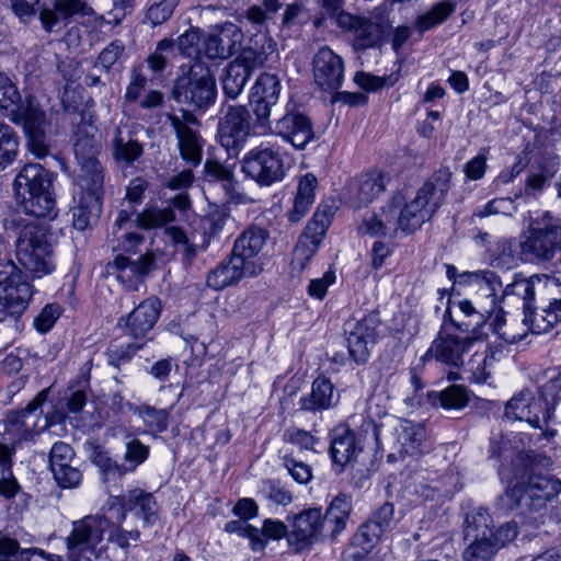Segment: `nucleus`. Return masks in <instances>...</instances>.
<instances>
[{"label": "nucleus", "instance_id": "obj_1", "mask_svg": "<svg viewBox=\"0 0 561 561\" xmlns=\"http://www.w3.org/2000/svg\"><path fill=\"white\" fill-rule=\"evenodd\" d=\"M451 171L443 167L435 171L431 178L416 191L415 196L407 202L401 192L392 196L400 197L399 219L402 225V234L408 236L430 221L444 204L450 190Z\"/></svg>", "mask_w": 561, "mask_h": 561}, {"label": "nucleus", "instance_id": "obj_2", "mask_svg": "<svg viewBox=\"0 0 561 561\" xmlns=\"http://www.w3.org/2000/svg\"><path fill=\"white\" fill-rule=\"evenodd\" d=\"M51 174L39 163H26L13 181L16 204L23 213L35 218L57 216Z\"/></svg>", "mask_w": 561, "mask_h": 561}, {"label": "nucleus", "instance_id": "obj_3", "mask_svg": "<svg viewBox=\"0 0 561 561\" xmlns=\"http://www.w3.org/2000/svg\"><path fill=\"white\" fill-rule=\"evenodd\" d=\"M519 255L524 262L545 264L561 255V217L542 211L530 218L519 237Z\"/></svg>", "mask_w": 561, "mask_h": 561}, {"label": "nucleus", "instance_id": "obj_4", "mask_svg": "<svg viewBox=\"0 0 561 561\" xmlns=\"http://www.w3.org/2000/svg\"><path fill=\"white\" fill-rule=\"evenodd\" d=\"M181 75L175 79L172 98L179 104L185 105L182 111L204 113L215 103L217 85L208 66L194 60L188 66L180 67Z\"/></svg>", "mask_w": 561, "mask_h": 561}, {"label": "nucleus", "instance_id": "obj_5", "mask_svg": "<svg viewBox=\"0 0 561 561\" xmlns=\"http://www.w3.org/2000/svg\"><path fill=\"white\" fill-rule=\"evenodd\" d=\"M81 15L85 22L100 32H111L122 23L126 13L122 7H114L106 14H98L84 0H57L53 9L45 8L39 13V21L46 32H54L67 26L70 18Z\"/></svg>", "mask_w": 561, "mask_h": 561}, {"label": "nucleus", "instance_id": "obj_6", "mask_svg": "<svg viewBox=\"0 0 561 561\" xmlns=\"http://www.w3.org/2000/svg\"><path fill=\"white\" fill-rule=\"evenodd\" d=\"M15 252L19 263L35 277L48 275L55 270L53 245L45 225H22L15 241Z\"/></svg>", "mask_w": 561, "mask_h": 561}, {"label": "nucleus", "instance_id": "obj_7", "mask_svg": "<svg viewBox=\"0 0 561 561\" xmlns=\"http://www.w3.org/2000/svg\"><path fill=\"white\" fill-rule=\"evenodd\" d=\"M111 525L102 514H90L71 523V529L65 538L67 561H92L106 551L101 546L104 535Z\"/></svg>", "mask_w": 561, "mask_h": 561}, {"label": "nucleus", "instance_id": "obj_8", "mask_svg": "<svg viewBox=\"0 0 561 561\" xmlns=\"http://www.w3.org/2000/svg\"><path fill=\"white\" fill-rule=\"evenodd\" d=\"M561 492V480L550 473H531L526 482H518L506 489L502 500L511 510L523 514L537 512Z\"/></svg>", "mask_w": 561, "mask_h": 561}, {"label": "nucleus", "instance_id": "obj_9", "mask_svg": "<svg viewBox=\"0 0 561 561\" xmlns=\"http://www.w3.org/2000/svg\"><path fill=\"white\" fill-rule=\"evenodd\" d=\"M277 142H265L251 149L242 159V172L260 186L282 182L287 172L286 159Z\"/></svg>", "mask_w": 561, "mask_h": 561}, {"label": "nucleus", "instance_id": "obj_10", "mask_svg": "<svg viewBox=\"0 0 561 561\" xmlns=\"http://www.w3.org/2000/svg\"><path fill=\"white\" fill-rule=\"evenodd\" d=\"M144 241L145 237L140 233H125L121 242L124 253L116 255L114 261L107 264V270L113 271L119 282L130 287L135 280L147 276L156 266V255L152 252L136 256V250Z\"/></svg>", "mask_w": 561, "mask_h": 561}, {"label": "nucleus", "instance_id": "obj_11", "mask_svg": "<svg viewBox=\"0 0 561 561\" xmlns=\"http://www.w3.org/2000/svg\"><path fill=\"white\" fill-rule=\"evenodd\" d=\"M73 151L80 165L77 182H88L92 185H104L103 167L98 160L101 152V139L98 128L92 125H81L75 134Z\"/></svg>", "mask_w": 561, "mask_h": 561}, {"label": "nucleus", "instance_id": "obj_12", "mask_svg": "<svg viewBox=\"0 0 561 561\" xmlns=\"http://www.w3.org/2000/svg\"><path fill=\"white\" fill-rule=\"evenodd\" d=\"M47 396L48 389H43L24 409L8 413L0 422L2 439L15 447L21 442L32 440L38 433V421L42 417L39 409Z\"/></svg>", "mask_w": 561, "mask_h": 561}, {"label": "nucleus", "instance_id": "obj_13", "mask_svg": "<svg viewBox=\"0 0 561 561\" xmlns=\"http://www.w3.org/2000/svg\"><path fill=\"white\" fill-rule=\"evenodd\" d=\"M32 295L27 276L13 262H7L0 268V311L11 316L21 314Z\"/></svg>", "mask_w": 561, "mask_h": 561}, {"label": "nucleus", "instance_id": "obj_14", "mask_svg": "<svg viewBox=\"0 0 561 561\" xmlns=\"http://www.w3.org/2000/svg\"><path fill=\"white\" fill-rule=\"evenodd\" d=\"M167 119L175 134L181 158L192 168L199 165L205 140L198 130L199 121L195 114L190 111H181V116L168 113Z\"/></svg>", "mask_w": 561, "mask_h": 561}, {"label": "nucleus", "instance_id": "obj_15", "mask_svg": "<svg viewBox=\"0 0 561 561\" xmlns=\"http://www.w3.org/2000/svg\"><path fill=\"white\" fill-rule=\"evenodd\" d=\"M271 133L290 145L295 150H305L316 141L313 123L304 112L286 107L285 113L270 123Z\"/></svg>", "mask_w": 561, "mask_h": 561}, {"label": "nucleus", "instance_id": "obj_16", "mask_svg": "<svg viewBox=\"0 0 561 561\" xmlns=\"http://www.w3.org/2000/svg\"><path fill=\"white\" fill-rule=\"evenodd\" d=\"M505 416L512 420L526 421L535 428H545L553 416L552 408L545 397H535L529 389H523L505 405Z\"/></svg>", "mask_w": 561, "mask_h": 561}, {"label": "nucleus", "instance_id": "obj_17", "mask_svg": "<svg viewBox=\"0 0 561 561\" xmlns=\"http://www.w3.org/2000/svg\"><path fill=\"white\" fill-rule=\"evenodd\" d=\"M380 324L378 313L371 312L359 320H348L344 324V334L350 357L356 364H365L370 348L376 343L377 329Z\"/></svg>", "mask_w": 561, "mask_h": 561}, {"label": "nucleus", "instance_id": "obj_18", "mask_svg": "<svg viewBox=\"0 0 561 561\" xmlns=\"http://www.w3.org/2000/svg\"><path fill=\"white\" fill-rule=\"evenodd\" d=\"M219 118L217 136L219 142L229 152L237 154L251 130V114L245 106L227 105Z\"/></svg>", "mask_w": 561, "mask_h": 561}, {"label": "nucleus", "instance_id": "obj_19", "mask_svg": "<svg viewBox=\"0 0 561 561\" xmlns=\"http://www.w3.org/2000/svg\"><path fill=\"white\" fill-rule=\"evenodd\" d=\"M399 196H391L378 210L367 211L357 225L362 234L376 238L394 239L402 234V225L399 219Z\"/></svg>", "mask_w": 561, "mask_h": 561}, {"label": "nucleus", "instance_id": "obj_20", "mask_svg": "<svg viewBox=\"0 0 561 561\" xmlns=\"http://www.w3.org/2000/svg\"><path fill=\"white\" fill-rule=\"evenodd\" d=\"M451 328L448 322H444L437 337L425 353L424 359L435 358L437 362L455 367L462 364V356L472 346L476 336L456 334Z\"/></svg>", "mask_w": 561, "mask_h": 561}, {"label": "nucleus", "instance_id": "obj_21", "mask_svg": "<svg viewBox=\"0 0 561 561\" xmlns=\"http://www.w3.org/2000/svg\"><path fill=\"white\" fill-rule=\"evenodd\" d=\"M243 32L232 22L216 24L202 41L203 54L211 60L228 59L242 46Z\"/></svg>", "mask_w": 561, "mask_h": 561}, {"label": "nucleus", "instance_id": "obj_22", "mask_svg": "<svg viewBox=\"0 0 561 561\" xmlns=\"http://www.w3.org/2000/svg\"><path fill=\"white\" fill-rule=\"evenodd\" d=\"M268 238L267 229L252 225L234 240L231 254L256 276L263 271L262 252Z\"/></svg>", "mask_w": 561, "mask_h": 561}, {"label": "nucleus", "instance_id": "obj_23", "mask_svg": "<svg viewBox=\"0 0 561 561\" xmlns=\"http://www.w3.org/2000/svg\"><path fill=\"white\" fill-rule=\"evenodd\" d=\"M345 64L343 58L330 47L318 49L312 58L314 84L324 92L337 91L344 81Z\"/></svg>", "mask_w": 561, "mask_h": 561}, {"label": "nucleus", "instance_id": "obj_24", "mask_svg": "<svg viewBox=\"0 0 561 561\" xmlns=\"http://www.w3.org/2000/svg\"><path fill=\"white\" fill-rule=\"evenodd\" d=\"M320 536L329 537L319 508H310L296 515L291 530L288 534V543L297 552L311 547Z\"/></svg>", "mask_w": 561, "mask_h": 561}, {"label": "nucleus", "instance_id": "obj_25", "mask_svg": "<svg viewBox=\"0 0 561 561\" xmlns=\"http://www.w3.org/2000/svg\"><path fill=\"white\" fill-rule=\"evenodd\" d=\"M556 290H559V285L554 278L547 274H534L529 277L516 274L513 282L504 288L503 297L516 296L520 298L524 311L529 310L537 295L541 299L542 295H549Z\"/></svg>", "mask_w": 561, "mask_h": 561}, {"label": "nucleus", "instance_id": "obj_26", "mask_svg": "<svg viewBox=\"0 0 561 561\" xmlns=\"http://www.w3.org/2000/svg\"><path fill=\"white\" fill-rule=\"evenodd\" d=\"M162 310L159 298L149 297L142 300L131 312L118 320V325L124 329L126 335L134 340L146 337L153 329Z\"/></svg>", "mask_w": 561, "mask_h": 561}, {"label": "nucleus", "instance_id": "obj_27", "mask_svg": "<svg viewBox=\"0 0 561 561\" xmlns=\"http://www.w3.org/2000/svg\"><path fill=\"white\" fill-rule=\"evenodd\" d=\"M123 512L119 522L126 518V513L130 512L142 522V527H152L159 522V506L154 496L142 489L135 488L123 496L115 497Z\"/></svg>", "mask_w": 561, "mask_h": 561}, {"label": "nucleus", "instance_id": "obj_28", "mask_svg": "<svg viewBox=\"0 0 561 561\" xmlns=\"http://www.w3.org/2000/svg\"><path fill=\"white\" fill-rule=\"evenodd\" d=\"M282 84L279 78L270 72L259 76L253 87V113L260 126L270 123L272 108L277 104Z\"/></svg>", "mask_w": 561, "mask_h": 561}, {"label": "nucleus", "instance_id": "obj_29", "mask_svg": "<svg viewBox=\"0 0 561 561\" xmlns=\"http://www.w3.org/2000/svg\"><path fill=\"white\" fill-rule=\"evenodd\" d=\"M80 195L71 208L72 225L78 230H84L95 221L101 213L103 185H92L88 182H77Z\"/></svg>", "mask_w": 561, "mask_h": 561}, {"label": "nucleus", "instance_id": "obj_30", "mask_svg": "<svg viewBox=\"0 0 561 561\" xmlns=\"http://www.w3.org/2000/svg\"><path fill=\"white\" fill-rule=\"evenodd\" d=\"M394 506L391 503L382 504L374 512L368 520L360 525L355 541L363 549L371 548L383 533L389 530L393 524Z\"/></svg>", "mask_w": 561, "mask_h": 561}, {"label": "nucleus", "instance_id": "obj_31", "mask_svg": "<svg viewBox=\"0 0 561 561\" xmlns=\"http://www.w3.org/2000/svg\"><path fill=\"white\" fill-rule=\"evenodd\" d=\"M329 454L333 466L342 472L346 465L355 460L360 447L354 432L346 425H337L330 433Z\"/></svg>", "mask_w": 561, "mask_h": 561}, {"label": "nucleus", "instance_id": "obj_32", "mask_svg": "<svg viewBox=\"0 0 561 561\" xmlns=\"http://www.w3.org/2000/svg\"><path fill=\"white\" fill-rule=\"evenodd\" d=\"M445 322L454 330L462 334L476 336L477 331L484 323L483 313L478 311L470 300L463 299L458 302L449 301V306L444 314Z\"/></svg>", "mask_w": 561, "mask_h": 561}, {"label": "nucleus", "instance_id": "obj_33", "mask_svg": "<svg viewBox=\"0 0 561 561\" xmlns=\"http://www.w3.org/2000/svg\"><path fill=\"white\" fill-rule=\"evenodd\" d=\"M390 182V175L382 171H370L357 178L351 184L353 205L360 207L378 197Z\"/></svg>", "mask_w": 561, "mask_h": 561}, {"label": "nucleus", "instance_id": "obj_34", "mask_svg": "<svg viewBox=\"0 0 561 561\" xmlns=\"http://www.w3.org/2000/svg\"><path fill=\"white\" fill-rule=\"evenodd\" d=\"M340 400L329 378L318 377L312 381L311 391L299 399V408L306 412H321L337 404Z\"/></svg>", "mask_w": 561, "mask_h": 561}, {"label": "nucleus", "instance_id": "obj_35", "mask_svg": "<svg viewBox=\"0 0 561 561\" xmlns=\"http://www.w3.org/2000/svg\"><path fill=\"white\" fill-rule=\"evenodd\" d=\"M561 320V299L552 298L548 304L541 302L538 309L534 304L524 310L523 322L534 334H543L554 328Z\"/></svg>", "mask_w": 561, "mask_h": 561}, {"label": "nucleus", "instance_id": "obj_36", "mask_svg": "<svg viewBox=\"0 0 561 561\" xmlns=\"http://www.w3.org/2000/svg\"><path fill=\"white\" fill-rule=\"evenodd\" d=\"M255 276L238 259L230 254L227 261L220 262L213 268L206 278L207 286L215 290H221L239 282L243 277Z\"/></svg>", "mask_w": 561, "mask_h": 561}, {"label": "nucleus", "instance_id": "obj_37", "mask_svg": "<svg viewBox=\"0 0 561 561\" xmlns=\"http://www.w3.org/2000/svg\"><path fill=\"white\" fill-rule=\"evenodd\" d=\"M351 512V496L340 493L331 501L324 516H322L329 537L334 539L345 529Z\"/></svg>", "mask_w": 561, "mask_h": 561}, {"label": "nucleus", "instance_id": "obj_38", "mask_svg": "<svg viewBox=\"0 0 561 561\" xmlns=\"http://www.w3.org/2000/svg\"><path fill=\"white\" fill-rule=\"evenodd\" d=\"M13 121L23 126L25 134L39 135L45 131V112L33 98H27L21 105L18 104L13 112Z\"/></svg>", "mask_w": 561, "mask_h": 561}, {"label": "nucleus", "instance_id": "obj_39", "mask_svg": "<svg viewBox=\"0 0 561 561\" xmlns=\"http://www.w3.org/2000/svg\"><path fill=\"white\" fill-rule=\"evenodd\" d=\"M144 153V145L137 139L123 136L119 127L115 128L112 139V157L124 168L131 167Z\"/></svg>", "mask_w": 561, "mask_h": 561}, {"label": "nucleus", "instance_id": "obj_40", "mask_svg": "<svg viewBox=\"0 0 561 561\" xmlns=\"http://www.w3.org/2000/svg\"><path fill=\"white\" fill-rule=\"evenodd\" d=\"M127 408L144 422L147 433L157 436L168 430L173 405L170 409H157L147 403L140 405L127 403Z\"/></svg>", "mask_w": 561, "mask_h": 561}, {"label": "nucleus", "instance_id": "obj_41", "mask_svg": "<svg viewBox=\"0 0 561 561\" xmlns=\"http://www.w3.org/2000/svg\"><path fill=\"white\" fill-rule=\"evenodd\" d=\"M428 401L433 407L459 411L470 402V391L462 385H450L440 391H430Z\"/></svg>", "mask_w": 561, "mask_h": 561}, {"label": "nucleus", "instance_id": "obj_42", "mask_svg": "<svg viewBox=\"0 0 561 561\" xmlns=\"http://www.w3.org/2000/svg\"><path fill=\"white\" fill-rule=\"evenodd\" d=\"M489 457L496 458L499 460L506 459L511 457L512 462V473L507 472V469L504 465L499 467V474L502 479H513L517 478L519 474H523L527 467V457L520 453L516 451L514 454L511 453V449L507 447V443L497 442L495 439H491L489 447Z\"/></svg>", "mask_w": 561, "mask_h": 561}, {"label": "nucleus", "instance_id": "obj_43", "mask_svg": "<svg viewBox=\"0 0 561 561\" xmlns=\"http://www.w3.org/2000/svg\"><path fill=\"white\" fill-rule=\"evenodd\" d=\"M385 31L383 21L362 18L354 31V47L363 50L378 46Z\"/></svg>", "mask_w": 561, "mask_h": 561}, {"label": "nucleus", "instance_id": "obj_44", "mask_svg": "<svg viewBox=\"0 0 561 561\" xmlns=\"http://www.w3.org/2000/svg\"><path fill=\"white\" fill-rule=\"evenodd\" d=\"M397 440L401 445V453L414 455L421 450L426 437L425 428L420 423L402 420L396 430Z\"/></svg>", "mask_w": 561, "mask_h": 561}, {"label": "nucleus", "instance_id": "obj_45", "mask_svg": "<svg viewBox=\"0 0 561 561\" xmlns=\"http://www.w3.org/2000/svg\"><path fill=\"white\" fill-rule=\"evenodd\" d=\"M249 70L239 61H231L225 69L221 83L227 98L236 99L243 91L247 82L251 78Z\"/></svg>", "mask_w": 561, "mask_h": 561}, {"label": "nucleus", "instance_id": "obj_46", "mask_svg": "<svg viewBox=\"0 0 561 561\" xmlns=\"http://www.w3.org/2000/svg\"><path fill=\"white\" fill-rule=\"evenodd\" d=\"M175 220V213L171 207H146L138 213L135 219L136 226L144 230L162 228Z\"/></svg>", "mask_w": 561, "mask_h": 561}, {"label": "nucleus", "instance_id": "obj_47", "mask_svg": "<svg viewBox=\"0 0 561 561\" xmlns=\"http://www.w3.org/2000/svg\"><path fill=\"white\" fill-rule=\"evenodd\" d=\"M321 240V237L312 232L309 233V231L306 230L305 234L299 238L293 251V270H298L300 272L305 270L309 261L318 251Z\"/></svg>", "mask_w": 561, "mask_h": 561}, {"label": "nucleus", "instance_id": "obj_48", "mask_svg": "<svg viewBox=\"0 0 561 561\" xmlns=\"http://www.w3.org/2000/svg\"><path fill=\"white\" fill-rule=\"evenodd\" d=\"M204 172L208 181L220 182L229 197L234 198L238 195V183L234 181L233 173L222 163L207 159L204 163Z\"/></svg>", "mask_w": 561, "mask_h": 561}, {"label": "nucleus", "instance_id": "obj_49", "mask_svg": "<svg viewBox=\"0 0 561 561\" xmlns=\"http://www.w3.org/2000/svg\"><path fill=\"white\" fill-rule=\"evenodd\" d=\"M470 285L477 287L488 299L493 310L496 300V294L502 287V283L497 274L490 270L479 271L469 274Z\"/></svg>", "mask_w": 561, "mask_h": 561}, {"label": "nucleus", "instance_id": "obj_50", "mask_svg": "<svg viewBox=\"0 0 561 561\" xmlns=\"http://www.w3.org/2000/svg\"><path fill=\"white\" fill-rule=\"evenodd\" d=\"M454 11L455 7L450 2H438L416 19L415 26L420 33H424L445 22Z\"/></svg>", "mask_w": 561, "mask_h": 561}, {"label": "nucleus", "instance_id": "obj_51", "mask_svg": "<svg viewBox=\"0 0 561 561\" xmlns=\"http://www.w3.org/2000/svg\"><path fill=\"white\" fill-rule=\"evenodd\" d=\"M492 517L486 508L478 507L477 510L466 515L465 537H479L484 535H492Z\"/></svg>", "mask_w": 561, "mask_h": 561}, {"label": "nucleus", "instance_id": "obj_52", "mask_svg": "<svg viewBox=\"0 0 561 561\" xmlns=\"http://www.w3.org/2000/svg\"><path fill=\"white\" fill-rule=\"evenodd\" d=\"M19 137L13 128L7 124H0V167L7 168L18 156Z\"/></svg>", "mask_w": 561, "mask_h": 561}, {"label": "nucleus", "instance_id": "obj_53", "mask_svg": "<svg viewBox=\"0 0 561 561\" xmlns=\"http://www.w3.org/2000/svg\"><path fill=\"white\" fill-rule=\"evenodd\" d=\"M107 541L118 548L126 558L130 547L136 546L141 538L138 529L127 530L121 524L108 526Z\"/></svg>", "mask_w": 561, "mask_h": 561}, {"label": "nucleus", "instance_id": "obj_54", "mask_svg": "<svg viewBox=\"0 0 561 561\" xmlns=\"http://www.w3.org/2000/svg\"><path fill=\"white\" fill-rule=\"evenodd\" d=\"M473 541L465 549L466 561H489L497 551L489 535L471 537Z\"/></svg>", "mask_w": 561, "mask_h": 561}, {"label": "nucleus", "instance_id": "obj_55", "mask_svg": "<svg viewBox=\"0 0 561 561\" xmlns=\"http://www.w3.org/2000/svg\"><path fill=\"white\" fill-rule=\"evenodd\" d=\"M225 531L249 538L251 549L254 551H261L266 546V541L261 538L260 529L251 526L244 519L240 518L239 520H230L226 523Z\"/></svg>", "mask_w": 561, "mask_h": 561}, {"label": "nucleus", "instance_id": "obj_56", "mask_svg": "<svg viewBox=\"0 0 561 561\" xmlns=\"http://www.w3.org/2000/svg\"><path fill=\"white\" fill-rule=\"evenodd\" d=\"M126 437L129 439L125 444L124 459L128 463V472H131L148 459L150 448L140 439L131 437L129 434Z\"/></svg>", "mask_w": 561, "mask_h": 561}, {"label": "nucleus", "instance_id": "obj_57", "mask_svg": "<svg viewBox=\"0 0 561 561\" xmlns=\"http://www.w3.org/2000/svg\"><path fill=\"white\" fill-rule=\"evenodd\" d=\"M179 0H160L150 4L146 11L145 20L152 26L167 22L178 7Z\"/></svg>", "mask_w": 561, "mask_h": 561}, {"label": "nucleus", "instance_id": "obj_58", "mask_svg": "<svg viewBox=\"0 0 561 561\" xmlns=\"http://www.w3.org/2000/svg\"><path fill=\"white\" fill-rule=\"evenodd\" d=\"M142 344H118L112 342L106 351V357L110 365L121 367L130 362L133 356L141 348Z\"/></svg>", "mask_w": 561, "mask_h": 561}, {"label": "nucleus", "instance_id": "obj_59", "mask_svg": "<svg viewBox=\"0 0 561 561\" xmlns=\"http://www.w3.org/2000/svg\"><path fill=\"white\" fill-rule=\"evenodd\" d=\"M538 393L549 402L553 413L557 403L561 400V366L549 373L547 381L539 388Z\"/></svg>", "mask_w": 561, "mask_h": 561}, {"label": "nucleus", "instance_id": "obj_60", "mask_svg": "<svg viewBox=\"0 0 561 561\" xmlns=\"http://www.w3.org/2000/svg\"><path fill=\"white\" fill-rule=\"evenodd\" d=\"M175 41V48L183 57H196L199 49L201 34L198 28H190L180 35Z\"/></svg>", "mask_w": 561, "mask_h": 561}, {"label": "nucleus", "instance_id": "obj_61", "mask_svg": "<svg viewBox=\"0 0 561 561\" xmlns=\"http://www.w3.org/2000/svg\"><path fill=\"white\" fill-rule=\"evenodd\" d=\"M93 462L99 467L106 480L122 478L128 472L126 465L117 463L104 451H95Z\"/></svg>", "mask_w": 561, "mask_h": 561}, {"label": "nucleus", "instance_id": "obj_62", "mask_svg": "<svg viewBox=\"0 0 561 561\" xmlns=\"http://www.w3.org/2000/svg\"><path fill=\"white\" fill-rule=\"evenodd\" d=\"M20 102L21 94L15 83L7 73L0 72V108L9 110Z\"/></svg>", "mask_w": 561, "mask_h": 561}, {"label": "nucleus", "instance_id": "obj_63", "mask_svg": "<svg viewBox=\"0 0 561 561\" xmlns=\"http://www.w3.org/2000/svg\"><path fill=\"white\" fill-rule=\"evenodd\" d=\"M125 51V45L121 39L112 41L99 54L98 59L94 64L95 68H101L104 71H108L113 65L122 57Z\"/></svg>", "mask_w": 561, "mask_h": 561}, {"label": "nucleus", "instance_id": "obj_64", "mask_svg": "<svg viewBox=\"0 0 561 561\" xmlns=\"http://www.w3.org/2000/svg\"><path fill=\"white\" fill-rule=\"evenodd\" d=\"M283 465L291 478L299 484H307L312 479L311 466L304 461L297 460L291 455L284 456Z\"/></svg>", "mask_w": 561, "mask_h": 561}]
</instances>
